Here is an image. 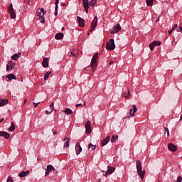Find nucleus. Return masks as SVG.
Returning <instances> with one entry per match:
<instances>
[{
	"instance_id": "3c124183",
	"label": "nucleus",
	"mask_w": 182,
	"mask_h": 182,
	"mask_svg": "<svg viewBox=\"0 0 182 182\" xmlns=\"http://www.w3.org/2000/svg\"><path fill=\"white\" fill-rule=\"evenodd\" d=\"M61 31H65V27H63V28H61Z\"/></svg>"
},
{
	"instance_id": "c03bdc74",
	"label": "nucleus",
	"mask_w": 182,
	"mask_h": 182,
	"mask_svg": "<svg viewBox=\"0 0 182 182\" xmlns=\"http://www.w3.org/2000/svg\"><path fill=\"white\" fill-rule=\"evenodd\" d=\"M58 8H55V13H54V15L55 16H58Z\"/></svg>"
},
{
	"instance_id": "7ed1b4c3",
	"label": "nucleus",
	"mask_w": 182,
	"mask_h": 182,
	"mask_svg": "<svg viewBox=\"0 0 182 182\" xmlns=\"http://www.w3.org/2000/svg\"><path fill=\"white\" fill-rule=\"evenodd\" d=\"M116 44H114V39L111 38L108 43H107L106 49L107 50H114Z\"/></svg>"
},
{
	"instance_id": "6ab92c4d",
	"label": "nucleus",
	"mask_w": 182,
	"mask_h": 182,
	"mask_svg": "<svg viewBox=\"0 0 182 182\" xmlns=\"http://www.w3.org/2000/svg\"><path fill=\"white\" fill-rule=\"evenodd\" d=\"M64 34L63 33H58L55 36V39H57L58 41L60 39H63Z\"/></svg>"
},
{
	"instance_id": "a18cd8bd",
	"label": "nucleus",
	"mask_w": 182,
	"mask_h": 182,
	"mask_svg": "<svg viewBox=\"0 0 182 182\" xmlns=\"http://www.w3.org/2000/svg\"><path fill=\"white\" fill-rule=\"evenodd\" d=\"M173 29L171 28V30H169L168 31V35H171V33H173Z\"/></svg>"
},
{
	"instance_id": "b1692460",
	"label": "nucleus",
	"mask_w": 182,
	"mask_h": 182,
	"mask_svg": "<svg viewBox=\"0 0 182 182\" xmlns=\"http://www.w3.org/2000/svg\"><path fill=\"white\" fill-rule=\"evenodd\" d=\"M96 5V0H91L89 3H88V6L89 8H90V6H92V8H94V6H95Z\"/></svg>"
},
{
	"instance_id": "9b49d317",
	"label": "nucleus",
	"mask_w": 182,
	"mask_h": 182,
	"mask_svg": "<svg viewBox=\"0 0 182 182\" xmlns=\"http://www.w3.org/2000/svg\"><path fill=\"white\" fill-rule=\"evenodd\" d=\"M113 171H114V168L112 166H108L107 172L103 174L105 177H107V174H112Z\"/></svg>"
},
{
	"instance_id": "dca6fc26",
	"label": "nucleus",
	"mask_w": 182,
	"mask_h": 182,
	"mask_svg": "<svg viewBox=\"0 0 182 182\" xmlns=\"http://www.w3.org/2000/svg\"><path fill=\"white\" fill-rule=\"evenodd\" d=\"M168 150H170V151H177V146L171 143L168 144Z\"/></svg>"
},
{
	"instance_id": "13d9d810",
	"label": "nucleus",
	"mask_w": 182,
	"mask_h": 182,
	"mask_svg": "<svg viewBox=\"0 0 182 182\" xmlns=\"http://www.w3.org/2000/svg\"><path fill=\"white\" fill-rule=\"evenodd\" d=\"M84 106H86V102H84Z\"/></svg>"
},
{
	"instance_id": "bb28decb",
	"label": "nucleus",
	"mask_w": 182,
	"mask_h": 182,
	"mask_svg": "<svg viewBox=\"0 0 182 182\" xmlns=\"http://www.w3.org/2000/svg\"><path fill=\"white\" fill-rule=\"evenodd\" d=\"M50 73H52V71H47L46 73V74L44 75V80H48V79L49 78V75H50Z\"/></svg>"
},
{
	"instance_id": "f704fd0d",
	"label": "nucleus",
	"mask_w": 182,
	"mask_h": 182,
	"mask_svg": "<svg viewBox=\"0 0 182 182\" xmlns=\"http://www.w3.org/2000/svg\"><path fill=\"white\" fill-rule=\"evenodd\" d=\"M152 43L154 46H160L161 45V42L160 41H153Z\"/></svg>"
},
{
	"instance_id": "0eeeda50",
	"label": "nucleus",
	"mask_w": 182,
	"mask_h": 182,
	"mask_svg": "<svg viewBox=\"0 0 182 182\" xmlns=\"http://www.w3.org/2000/svg\"><path fill=\"white\" fill-rule=\"evenodd\" d=\"M55 171V167H53V166L52 165H48L47 168L46 170V173H45L46 177L49 175V173H50V171Z\"/></svg>"
},
{
	"instance_id": "c9c22d12",
	"label": "nucleus",
	"mask_w": 182,
	"mask_h": 182,
	"mask_svg": "<svg viewBox=\"0 0 182 182\" xmlns=\"http://www.w3.org/2000/svg\"><path fill=\"white\" fill-rule=\"evenodd\" d=\"M118 136H112L111 138V143H114L117 139Z\"/></svg>"
},
{
	"instance_id": "4c0bfd02",
	"label": "nucleus",
	"mask_w": 182,
	"mask_h": 182,
	"mask_svg": "<svg viewBox=\"0 0 182 182\" xmlns=\"http://www.w3.org/2000/svg\"><path fill=\"white\" fill-rule=\"evenodd\" d=\"M6 182H14V179L9 176L7 178Z\"/></svg>"
},
{
	"instance_id": "f03ea898",
	"label": "nucleus",
	"mask_w": 182,
	"mask_h": 182,
	"mask_svg": "<svg viewBox=\"0 0 182 182\" xmlns=\"http://www.w3.org/2000/svg\"><path fill=\"white\" fill-rule=\"evenodd\" d=\"M136 170L137 173L141 178H144V176L146 175V171L143 170L141 166V161L140 160H136Z\"/></svg>"
},
{
	"instance_id": "f257e3e1",
	"label": "nucleus",
	"mask_w": 182,
	"mask_h": 182,
	"mask_svg": "<svg viewBox=\"0 0 182 182\" xmlns=\"http://www.w3.org/2000/svg\"><path fill=\"white\" fill-rule=\"evenodd\" d=\"M46 10L43 8L37 9L36 16L41 23H45V15H46Z\"/></svg>"
},
{
	"instance_id": "2eb2a0df",
	"label": "nucleus",
	"mask_w": 182,
	"mask_h": 182,
	"mask_svg": "<svg viewBox=\"0 0 182 182\" xmlns=\"http://www.w3.org/2000/svg\"><path fill=\"white\" fill-rule=\"evenodd\" d=\"M0 136L4 137V139H9L11 137V135L6 132L0 131Z\"/></svg>"
},
{
	"instance_id": "09e8293b",
	"label": "nucleus",
	"mask_w": 182,
	"mask_h": 182,
	"mask_svg": "<svg viewBox=\"0 0 182 182\" xmlns=\"http://www.w3.org/2000/svg\"><path fill=\"white\" fill-rule=\"evenodd\" d=\"M79 106H83V105H82V103H80L75 105L76 107H79Z\"/></svg>"
},
{
	"instance_id": "412c9836",
	"label": "nucleus",
	"mask_w": 182,
	"mask_h": 182,
	"mask_svg": "<svg viewBox=\"0 0 182 182\" xmlns=\"http://www.w3.org/2000/svg\"><path fill=\"white\" fill-rule=\"evenodd\" d=\"M29 173V171H22L19 173L18 177H21V178L23 177H26L28 174Z\"/></svg>"
},
{
	"instance_id": "c85d7f7f",
	"label": "nucleus",
	"mask_w": 182,
	"mask_h": 182,
	"mask_svg": "<svg viewBox=\"0 0 182 182\" xmlns=\"http://www.w3.org/2000/svg\"><path fill=\"white\" fill-rule=\"evenodd\" d=\"M99 55V53H95V55H93L91 61H93V62H97V56Z\"/></svg>"
},
{
	"instance_id": "4468645a",
	"label": "nucleus",
	"mask_w": 182,
	"mask_h": 182,
	"mask_svg": "<svg viewBox=\"0 0 182 182\" xmlns=\"http://www.w3.org/2000/svg\"><path fill=\"white\" fill-rule=\"evenodd\" d=\"M136 112H137V107H136V105H132V109H130L129 110L130 116H132L133 117H134V113Z\"/></svg>"
},
{
	"instance_id": "5701e85b",
	"label": "nucleus",
	"mask_w": 182,
	"mask_h": 182,
	"mask_svg": "<svg viewBox=\"0 0 182 182\" xmlns=\"http://www.w3.org/2000/svg\"><path fill=\"white\" fill-rule=\"evenodd\" d=\"M127 93H126V92H123L122 93V97L127 99L130 96V90H129V89H127Z\"/></svg>"
},
{
	"instance_id": "603ef678",
	"label": "nucleus",
	"mask_w": 182,
	"mask_h": 182,
	"mask_svg": "<svg viewBox=\"0 0 182 182\" xmlns=\"http://www.w3.org/2000/svg\"><path fill=\"white\" fill-rule=\"evenodd\" d=\"M2 122H4V119L0 120V123H2Z\"/></svg>"
},
{
	"instance_id": "6e6d98bb",
	"label": "nucleus",
	"mask_w": 182,
	"mask_h": 182,
	"mask_svg": "<svg viewBox=\"0 0 182 182\" xmlns=\"http://www.w3.org/2000/svg\"><path fill=\"white\" fill-rule=\"evenodd\" d=\"M71 55H73V56H75V54H73V53H71Z\"/></svg>"
},
{
	"instance_id": "ddd939ff",
	"label": "nucleus",
	"mask_w": 182,
	"mask_h": 182,
	"mask_svg": "<svg viewBox=\"0 0 182 182\" xmlns=\"http://www.w3.org/2000/svg\"><path fill=\"white\" fill-rule=\"evenodd\" d=\"M96 26H97V16H95L92 21L91 28L92 31L95 30V28H96Z\"/></svg>"
},
{
	"instance_id": "e433bc0d",
	"label": "nucleus",
	"mask_w": 182,
	"mask_h": 182,
	"mask_svg": "<svg viewBox=\"0 0 182 182\" xmlns=\"http://www.w3.org/2000/svg\"><path fill=\"white\" fill-rule=\"evenodd\" d=\"M155 47H156V46H154L153 43H151L149 44V48H150L151 50H154Z\"/></svg>"
},
{
	"instance_id": "49530a36",
	"label": "nucleus",
	"mask_w": 182,
	"mask_h": 182,
	"mask_svg": "<svg viewBox=\"0 0 182 182\" xmlns=\"http://www.w3.org/2000/svg\"><path fill=\"white\" fill-rule=\"evenodd\" d=\"M53 106H55V104L53 102H51V104L50 105V109H52Z\"/></svg>"
},
{
	"instance_id": "2f4dec72",
	"label": "nucleus",
	"mask_w": 182,
	"mask_h": 182,
	"mask_svg": "<svg viewBox=\"0 0 182 182\" xmlns=\"http://www.w3.org/2000/svg\"><path fill=\"white\" fill-rule=\"evenodd\" d=\"M9 132H14L15 130V124L14 122L11 123V127L9 128Z\"/></svg>"
},
{
	"instance_id": "a19ab883",
	"label": "nucleus",
	"mask_w": 182,
	"mask_h": 182,
	"mask_svg": "<svg viewBox=\"0 0 182 182\" xmlns=\"http://www.w3.org/2000/svg\"><path fill=\"white\" fill-rule=\"evenodd\" d=\"M177 28H178V25L175 24L171 29L172 31H176Z\"/></svg>"
},
{
	"instance_id": "cd10ccee",
	"label": "nucleus",
	"mask_w": 182,
	"mask_h": 182,
	"mask_svg": "<svg viewBox=\"0 0 182 182\" xmlns=\"http://www.w3.org/2000/svg\"><path fill=\"white\" fill-rule=\"evenodd\" d=\"M88 150H92V151L96 150V146L92 145V143L89 144H88Z\"/></svg>"
},
{
	"instance_id": "de8ad7c7",
	"label": "nucleus",
	"mask_w": 182,
	"mask_h": 182,
	"mask_svg": "<svg viewBox=\"0 0 182 182\" xmlns=\"http://www.w3.org/2000/svg\"><path fill=\"white\" fill-rule=\"evenodd\" d=\"M113 63H114V61L110 60L109 63V66L113 65Z\"/></svg>"
},
{
	"instance_id": "4be33fe9",
	"label": "nucleus",
	"mask_w": 182,
	"mask_h": 182,
	"mask_svg": "<svg viewBox=\"0 0 182 182\" xmlns=\"http://www.w3.org/2000/svg\"><path fill=\"white\" fill-rule=\"evenodd\" d=\"M64 141H65V143L64 144V147H69V143L70 142V138H68V137L65 138Z\"/></svg>"
},
{
	"instance_id": "864d4df0",
	"label": "nucleus",
	"mask_w": 182,
	"mask_h": 182,
	"mask_svg": "<svg viewBox=\"0 0 182 182\" xmlns=\"http://www.w3.org/2000/svg\"><path fill=\"white\" fill-rule=\"evenodd\" d=\"M180 120H182V114H181Z\"/></svg>"
},
{
	"instance_id": "ea45409f",
	"label": "nucleus",
	"mask_w": 182,
	"mask_h": 182,
	"mask_svg": "<svg viewBox=\"0 0 182 182\" xmlns=\"http://www.w3.org/2000/svg\"><path fill=\"white\" fill-rule=\"evenodd\" d=\"M55 8H59V6H58V5H59V0H55Z\"/></svg>"
},
{
	"instance_id": "423d86ee",
	"label": "nucleus",
	"mask_w": 182,
	"mask_h": 182,
	"mask_svg": "<svg viewBox=\"0 0 182 182\" xmlns=\"http://www.w3.org/2000/svg\"><path fill=\"white\" fill-rule=\"evenodd\" d=\"M92 122L90 121H87L85 124L86 134H90L92 133Z\"/></svg>"
},
{
	"instance_id": "6e6552de",
	"label": "nucleus",
	"mask_w": 182,
	"mask_h": 182,
	"mask_svg": "<svg viewBox=\"0 0 182 182\" xmlns=\"http://www.w3.org/2000/svg\"><path fill=\"white\" fill-rule=\"evenodd\" d=\"M82 4H83L84 9L86 14H87L89 12V0H82Z\"/></svg>"
},
{
	"instance_id": "8fccbe9b",
	"label": "nucleus",
	"mask_w": 182,
	"mask_h": 182,
	"mask_svg": "<svg viewBox=\"0 0 182 182\" xmlns=\"http://www.w3.org/2000/svg\"><path fill=\"white\" fill-rule=\"evenodd\" d=\"M182 31V27H178V32H181Z\"/></svg>"
},
{
	"instance_id": "72a5a7b5",
	"label": "nucleus",
	"mask_w": 182,
	"mask_h": 182,
	"mask_svg": "<svg viewBox=\"0 0 182 182\" xmlns=\"http://www.w3.org/2000/svg\"><path fill=\"white\" fill-rule=\"evenodd\" d=\"M53 110H55L54 107L50 108V110H46V114H50Z\"/></svg>"
},
{
	"instance_id": "1a4fd4ad",
	"label": "nucleus",
	"mask_w": 182,
	"mask_h": 182,
	"mask_svg": "<svg viewBox=\"0 0 182 182\" xmlns=\"http://www.w3.org/2000/svg\"><path fill=\"white\" fill-rule=\"evenodd\" d=\"M15 68V63L13 62H9L7 65H6V70L9 72H11Z\"/></svg>"
},
{
	"instance_id": "f8f14e48",
	"label": "nucleus",
	"mask_w": 182,
	"mask_h": 182,
	"mask_svg": "<svg viewBox=\"0 0 182 182\" xmlns=\"http://www.w3.org/2000/svg\"><path fill=\"white\" fill-rule=\"evenodd\" d=\"M78 23H79V26H80L81 28H84L85 26V19L82 18L80 16H77V17Z\"/></svg>"
},
{
	"instance_id": "37998d69",
	"label": "nucleus",
	"mask_w": 182,
	"mask_h": 182,
	"mask_svg": "<svg viewBox=\"0 0 182 182\" xmlns=\"http://www.w3.org/2000/svg\"><path fill=\"white\" fill-rule=\"evenodd\" d=\"M41 104V102H33V105H34V108H36L38 107V105H40Z\"/></svg>"
},
{
	"instance_id": "5fc2aeb1",
	"label": "nucleus",
	"mask_w": 182,
	"mask_h": 182,
	"mask_svg": "<svg viewBox=\"0 0 182 182\" xmlns=\"http://www.w3.org/2000/svg\"><path fill=\"white\" fill-rule=\"evenodd\" d=\"M55 134H56V132H53V136H55Z\"/></svg>"
},
{
	"instance_id": "4d7b16f0",
	"label": "nucleus",
	"mask_w": 182,
	"mask_h": 182,
	"mask_svg": "<svg viewBox=\"0 0 182 182\" xmlns=\"http://www.w3.org/2000/svg\"><path fill=\"white\" fill-rule=\"evenodd\" d=\"M25 103H26V100H24V105H25Z\"/></svg>"
},
{
	"instance_id": "473e14b6",
	"label": "nucleus",
	"mask_w": 182,
	"mask_h": 182,
	"mask_svg": "<svg viewBox=\"0 0 182 182\" xmlns=\"http://www.w3.org/2000/svg\"><path fill=\"white\" fill-rule=\"evenodd\" d=\"M146 5L148 6H153V0H146Z\"/></svg>"
},
{
	"instance_id": "c756f323",
	"label": "nucleus",
	"mask_w": 182,
	"mask_h": 182,
	"mask_svg": "<svg viewBox=\"0 0 182 182\" xmlns=\"http://www.w3.org/2000/svg\"><path fill=\"white\" fill-rule=\"evenodd\" d=\"M5 105H8V100H2L0 102V106L2 107V106H5Z\"/></svg>"
},
{
	"instance_id": "9d476101",
	"label": "nucleus",
	"mask_w": 182,
	"mask_h": 182,
	"mask_svg": "<svg viewBox=\"0 0 182 182\" xmlns=\"http://www.w3.org/2000/svg\"><path fill=\"white\" fill-rule=\"evenodd\" d=\"M75 151H76L77 156H79V154L82 153V146H80V144L77 143L75 144Z\"/></svg>"
},
{
	"instance_id": "a878e982",
	"label": "nucleus",
	"mask_w": 182,
	"mask_h": 182,
	"mask_svg": "<svg viewBox=\"0 0 182 182\" xmlns=\"http://www.w3.org/2000/svg\"><path fill=\"white\" fill-rule=\"evenodd\" d=\"M19 55H21V53H16L14 55L11 56V59H13V60H18V59H19Z\"/></svg>"
},
{
	"instance_id": "20e7f679",
	"label": "nucleus",
	"mask_w": 182,
	"mask_h": 182,
	"mask_svg": "<svg viewBox=\"0 0 182 182\" xmlns=\"http://www.w3.org/2000/svg\"><path fill=\"white\" fill-rule=\"evenodd\" d=\"M9 13L11 15V19H15V18H16V13H15V10H14V6L12 4L9 6Z\"/></svg>"
},
{
	"instance_id": "393cba45",
	"label": "nucleus",
	"mask_w": 182,
	"mask_h": 182,
	"mask_svg": "<svg viewBox=\"0 0 182 182\" xmlns=\"http://www.w3.org/2000/svg\"><path fill=\"white\" fill-rule=\"evenodd\" d=\"M7 79H9V80H13L16 79V77L15 76V75L14 74H9L7 76H6Z\"/></svg>"
},
{
	"instance_id": "79ce46f5",
	"label": "nucleus",
	"mask_w": 182,
	"mask_h": 182,
	"mask_svg": "<svg viewBox=\"0 0 182 182\" xmlns=\"http://www.w3.org/2000/svg\"><path fill=\"white\" fill-rule=\"evenodd\" d=\"M176 182H182V177L181 176H178L177 178Z\"/></svg>"
},
{
	"instance_id": "a211bd4d",
	"label": "nucleus",
	"mask_w": 182,
	"mask_h": 182,
	"mask_svg": "<svg viewBox=\"0 0 182 182\" xmlns=\"http://www.w3.org/2000/svg\"><path fill=\"white\" fill-rule=\"evenodd\" d=\"M42 65L43 68H48V66H49V60H48V58H43Z\"/></svg>"
},
{
	"instance_id": "58836bf2",
	"label": "nucleus",
	"mask_w": 182,
	"mask_h": 182,
	"mask_svg": "<svg viewBox=\"0 0 182 182\" xmlns=\"http://www.w3.org/2000/svg\"><path fill=\"white\" fill-rule=\"evenodd\" d=\"M165 133L167 134V136H170V131L168 130V128H165Z\"/></svg>"
},
{
	"instance_id": "39448f33",
	"label": "nucleus",
	"mask_w": 182,
	"mask_h": 182,
	"mask_svg": "<svg viewBox=\"0 0 182 182\" xmlns=\"http://www.w3.org/2000/svg\"><path fill=\"white\" fill-rule=\"evenodd\" d=\"M122 30V26H120V24H117L115 26H114L110 30V33H117V32H119Z\"/></svg>"
},
{
	"instance_id": "f3484780",
	"label": "nucleus",
	"mask_w": 182,
	"mask_h": 182,
	"mask_svg": "<svg viewBox=\"0 0 182 182\" xmlns=\"http://www.w3.org/2000/svg\"><path fill=\"white\" fill-rule=\"evenodd\" d=\"M110 141V136H107L105 139H104L101 142V146H105L107 143Z\"/></svg>"
},
{
	"instance_id": "aec40b11",
	"label": "nucleus",
	"mask_w": 182,
	"mask_h": 182,
	"mask_svg": "<svg viewBox=\"0 0 182 182\" xmlns=\"http://www.w3.org/2000/svg\"><path fill=\"white\" fill-rule=\"evenodd\" d=\"M91 68L92 70L95 71L97 68V61H91Z\"/></svg>"
},
{
	"instance_id": "7c9ffc66",
	"label": "nucleus",
	"mask_w": 182,
	"mask_h": 182,
	"mask_svg": "<svg viewBox=\"0 0 182 182\" xmlns=\"http://www.w3.org/2000/svg\"><path fill=\"white\" fill-rule=\"evenodd\" d=\"M63 112L66 113V114H72L73 113V111L69 108H66Z\"/></svg>"
}]
</instances>
